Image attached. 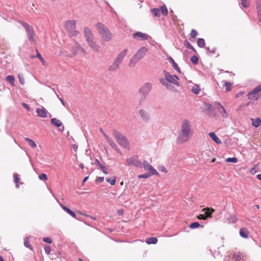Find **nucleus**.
<instances>
[{"instance_id": "nucleus-1", "label": "nucleus", "mask_w": 261, "mask_h": 261, "mask_svg": "<svg viewBox=\"0 0 261 261\" xmlns=\"http://www.w3.org/2000/svg\"><path fill=\"white\" fill-rule=\"evenodd\" d=\"M193 134L191 122L187 119H184L181 125L180 133L177 137V142L181 144L188 141Z\"/></svg>"}, {"instance_id": "nucleus-2", "label": "nucleus", "mask_w": 261, "mask_h": 261, "mask_svg": "<svg viewBox=\"0 0 261 261\" xmlns=\"http://www.w3.org/2000/svg\"><path fill=\"white\" fill-rule=\"evenodd\" d=\"M84 35L90 48L95 53H99L100 46L97 43L94 35L89 28H84Z\"/></svg>"}, {"instance_id": "nucleus-3", "label": "nucleus", "mask_w": 261, "mask_h": 261, "mask_svg": "<svg viewBox=\"0 0 261 261\" xmlns=\"http://www.w3.org/2000/svg\"><path fill=\"white\" fill-rule=\"evenodd\" d=\"M95 27L102 40L105 42H110L113 39V34L109 29L102 23L98 22Z\"/></svg>"}, {"instance_id": "nucleus-4", "label": "nucleus", "mask_w": 261, "mask_h": 261, "mask_svg": "<svg viewBox=\"0 0 261 261\" xmlns=\"http://www.w3.org/2000/svg\"><path fill=\"white\" fill-rule=\"evenodd\" d=\"M113 135L120 145L126 148H129V142L125 136L116 130H113Z\"/></svg>"}, {"instance_id": "nucleus-5", "label": "nucleus", "mask_w": 261, "mask_h": 261, "mask_svg": "<svg viewBox=\"0 0 261 261\" xmlns=\"http://www.w3.org/2000/svg\"><path fill=\"white\" fill-rule=\"evenodd\" d=\"M261 92V84L256 86L252 91L248 94V98L249 100L256 101L259 98Z\"/></svg>"}, {"instance_id": "nucleus-6", "label": "nucleus", "mask_w": 261, "mask_h": 261, "mask_svg": "<svg viewBox=\"0 0 261 261\" xmlns=\"http://www.w3.org/2000/svg\"><path fill=\"white\" fill-rule=\"evenodd\" d=\"M65 28L72 36H76L78 34V32L75 30V21L74 20H68L66 23Z\"/></svg>"}, {"instance_id": "nucleus-7", "label": "nucleus", "mask_w": 261, "mask_h": 261, "mask_svg": "<svg viewBox=\"0 0 261 261\" xmlns=\"http://www.w3.org/2000/svg\"><path fill=\"white\" fill-rule=\"evenodd\" d=\"M22 24L24 28L25 29L29 39L31 42H34V36L35 35L34 31L32 27L26 22H22Z\"/></svg>"}, {"instance_id": "nucleus-8", "label": "nucleus", "mask_w": 261, "mask_h": 261, "mask_svg": "<svg viewBox=\"0 0 261 261\" xmlns=\"http://www.w3.org/2000/svg\"><path fill=\"white\" fill-rule=\"evenodd\" d=\"M152 88V85L149 83L145 84L140 89L139 93L142 95L143 99H145L146 96Z\"/></svg>"}, {"instance_id": "nucleus-9", "label": "nucleus", "mask_w": 261, "mask_h": 261, "mask_svg": "<svg viewBox=\"0 0 261 261\" xmlns=\"http://www.w3.org/2000/svg\"><path fill=\"white\" fill-rule=\"evenodd\" d=\"M142 165L144 170L145 171H149L148 173L150 174L151 175H156L157 176H159V173L150 164L147 162V161H144L142 163Z\"/></svg>"}, {"instance_id": "nucleus-10", "label": "nucleus", "mask_w": 261, "mask_h": 261, "mask_svg": "<svg viewBox=\"0 0 261 261\" xmlns=\"http://www.w3.org/2000/svg\"><path fill=\"white\" fill-rule=\"evenodd\" d=\"M126 162L129 165H134L137 167L142 168V163L138 160L137 156H134L126 160Z\"/></svg>"}, {"instance_id": "nucleus-11", "label": "nucleus", "mask_w": 261, "mask_h": 261, "mask_svg": "<svg viewBox=\"0 0 261 261\" xmlns=\"http://www.w3.org/2000/svg\"><path fill=\"white\" fill-rule=\"evenodd\" d=\"M164 73L165 79L168 82L177 85H178L177 81L179 80V79L176 75H171L165 70L164 71Z\"/></svg>"}, {"instance_id": "nucleus-12", "label": "nucleus", "mask_w": 261, "mask_h": 261, "mask_svg": "<svg viewBox=\"0 0 261 261\" xmlns=\"http://www.w3.org/2000/svg\"><path fill=\"white\" fill-rule=\"evenodd\" d=\"M133 36L134 38L137 40H146L149 38V36L148 35L140 32L134 33Z\"/></svg>"}, {"instance_id": "nucleus-13", "label": "nucleus", "mask_w": 261, "mask_h": 261, "mask_svg": "<svg viewBox=\"0 0 261 261\" xmlns=\"http://www.w3.org/2000/svg\"><path fill=\"white\" fill-rule=\"evenodd\" d=\"M148 49L145 47H141L137 52L134 55L135 58L139 60H141L146 54Z\"/></svg>"}, {"instance_id": "nucleus-14", "label": "nucleus", "mask_w": 261, "mask_h": 261, "mask_svg": "<svg viewBox=\"0 0 261 261\" xmlns=\"http://www.w3.org/2000/svg\"><path fill=\"white\" fill-rule=\"evenodd\" d=\"M36 113L38 116L41 118H46L47 116L48 112L43 107L37 108Z\"/></svg>"}, {"instance_id": "nucleus-15", "label": "nucleus", "mask_w": 261, "mask_h": 261, "mask_svg": "<svg viewBox=\"0 0 261 261\" xmlns=\"http://www.w3.org/2000/svg\"><path fill=\"white\" fill-rule=\"evenodd\" d=\"M127 53V49H124L118 55L117 57L115 59V60L117 62L121 64V62H122L124 57L126 55Z\"/></svg>"}, {"instance_id": "nucleus-16", "label": "nucleus", "mask_w": 261, "mask_h": 261, "mask_svg": "<svg viewBox=\"0 0 261 261\" xmlns=\"http://www.w3.org/2000/svg\"><path fill=\"white\" fill-rule=\"evenodd\" d=\"M245 257V255L244 253L241 252H234L233 254V258L236 261H240V260L243 259Z\"/></svg>"}, {"instance_id": "nucleus-17", "label": "nucleus", "mask_w": 261, "mask_h": 261, "mask_svg": "<svg viewBox=\"0 0 261 261\" xmlns=\"http://www.w3.org/2000/svg\"><path fill=\"white\" fill-rule=\"evenodd\" d=\"M249 234V231L245 227L242 228L240 230V234L242 238L245 239L248 238Z\"/></svg>"}, {"instance_id": "nucleus-18", "label": "nucleus", "mask_w": 261, "mask_h": 261, "mask_svg": "<svg viewBox=\"0 0 261 261\" xmlns=\"http://www.w3.org/2000/svg\"><path fill=\"white\" fill-rule=\"evenodd\" d=\"M209 136L211 139L217 144H220L221 143V140L216 136L214 132H211L208 134Z\"/></svg>"}, {"instance_id": "nucleus-19", "label": "nucleus", "mask_w": 261, "mask_h": 261, "mask_svg": "<svg viewBox=\"0 0 261 261\" xmlns=\"http://www.w3.org/2000/svg\"><path fill=\"white\" fill-rule=\"evenodd\" d=\"M120 64L117 62L115 60L114 62L110 65L109 67V70L111 71H114L116 70L119 68Z\"/></svg>"}, {"instance_id": "nucleus-20", "label": "nucleus", "mask_w": 261, "mask_h": 261, "mask_svg": "<svg viewBox=\"0 0 261 261\" xmlns=\"http://www.w3.org/2000/svg\"><path fill=\"white\" fill-rule=\"evenodd\" d=\"M139 114L140 115L141 118L144 120L147 121V120H149V115H148V113L144 110H140Z\"/></svg>"}, {"instance_id": "nucleus-21", "label": "nucleus", "mask_w": 261, "mask_h": 261, "mask_svg": "<svg viewBox=\"0 0 261 261\" xmlns=\"http://www.w3.org/2000/svg\"><path fill=\"white\" fill-rule=\"evenodd\" d=\"M218 111L221 114L222 117L226 118L228 117V114L225 109L223 107H220L219 109H217Z\"/></svg>"}, {"instance_id": "nucleus-22", "label": "nucleus", "mask_w": 261, "mask_h": 261, "mask_svg": "<svg viewBox=\"0 0 261 261\" xmlns=\"http://www.w3.org/2000/svg\"><path fill=\"white\" fill-rule=\"evenodd\" d=\"M252 124L255 127H258L261 124V120L259 118H251Z\"/></svg>"}, {"instance_id": "nucleus-23", "label": "nucleus", "mask_w": 261, "mask_h": 261, "mask_svg": "<svg viewBox=\"0 0 261 261\" xmlns=\"http://www.w3.org/2000/svg\"><path fill=\"white\" fill-rule=\"evenodd\" d=\"M203 211H205V216L206 217V218L208 217H211L212 214L213 212H214L215 210L213 208L210 209L208 207L205 208L203 209Z\"/></svg>"}, {"instance_id": "nucleus-24", "label": "nucleus", "mask_w": 261, "mask_h": 261, "mask_svg": "<svg viewBox=\"0 0 261 261\" xmlns=\"http://www.w3.org/2000/svg\"><path fill=\"white\" fill-rule=\"evenodd\" d=\"M50 122L53 125L58 127L61 126L62 124V122L60 120L55 118L51 119Z\"/></svg>"}, {"instance_id": "nucleus-25", "label": "nucleus", "mask_w": 261, "mask_h": 261, "mask_svg": "<svg viewBox=\"0 0 261 261\" xmlns=\"http://www.w3.org/2000/svg\"><path fill=\"white\" fill-rule=\"evenodd\" d=\"M62 208L66 211L68 214H69L70 215H71L72 217H73L74 218H76V215L75 213L72 211H71L69 208H67L65 206L63 205H61Z\"/></svg>"}, {"instance_id": "nucleus-26", "label": "nucleus", "mask_w": 261, "mask_h": 261, "mask_svg": "<svg viewBox=\"0 0 261 261\" xmlns=\"http://www.w3.org/2000/svg\"><path fill=\"white\" fill-rule=\"evenodd\" d=\"M145 242L148 244H155L158 242V239L155 237L148 238L146 239Z\"/></svg>"}, {"instance_id": "nucleus-27", "label": "nucleus", "mask_w": 261, "mask_h": 261, "mask_svg": "<svg viewBox=\"0 0 261 261\" xmlns=\"http://www.w3.org/2000/svg\"><path fill=\"white\" fill-rule=\"evenodd\" d=\"M139 61L135 56H134L130 60L129 62V66L133 67L135 66L136 64Z\"/></svg>"}, {"instance_id": "nucleus-28", "label": "nucleus", "mask_w": 261, "mask_h": 261, "mask_svg": "<svg viewBox=\"0 0 261 261\" xmlns=\"http://www.w3.org/2000/svg\"><path fill=\"white\" fill-rule=\"evenodd\" d=\"M168 60L169 62L172 63L173 68L178 72H180L179 68L178 67L177 64L174 62V60L171 57H169L168 58Z\"/></svg>"}, {"instance_id": "nucleus-29", "label": "nucleus", "mask_w": 261, "mask_h": 261, "mask_svg": "<svg viewBox=\"0 0 261 261\" xmlns=\"http://www.w3.org/2000/svg\"><path fill=\"white\" fill-rule=\"evenodd\" d=\"M108 143L110 144V145L116 151H117L119 153H121L120 150L118 149L117 145L115 144V143L112 140H109Z\"/></svg>"}, {"instance_id": "nucleus-30", "label": "nucleus", "mask_w": 261, "mask_h": 261, "mask_svg": "<svg viewBox=\"0 0 261 261\" xmlns=\"http://www.w3.org/2000/svg\"><path fill=\"white\" fill-rule=\"evenodd\" d=\"M25 140L28 143L29 145L33 148H35L36 147V144L35 142L32 139L29 138H25Z\"/></svg>"}, {"instance_id": "nucleus-31", "label": "nucleus", "mask_w": 261, "mask_h": 261, "mask_svg": "<svg viewBox=\"0 0 261 261\" xmlns=\"http://www.w3.org/2000/svg\"><path fill=\"white\" fill-rule=\"evenodd\" d=\"M6 80L10 83L12 86H14V77L12 75H8L6 77Z\"/></svg>"}, {"instance_id": "nucleus-32", "label": "nucleus", "mask_w": 261, "mask_h": 261, "mask_svg": "<svg viewBox=\"0 0 261 261\" xmlns=\"http://www.w3.org/2000/svg\"><path fill=\"white\" fill-rule=\"evenodd\" d=\"M160 12H161L164 16H166L168 14V10L166 6H162L159 9Z\"/></svg>"}, {"instance_id": "nucleus-33", "label": "nucleus", "mask_w": 261, "mask_h": 261, "mask_svg": "<svg viewBox=\"0 0 261 261\" xmlns=\"http://www.w3.org/2000/svg\"><path fill=\"white\" fill-rule=\"evenodd\" d=\"M197 45L200 47H203L205 45V41L202 38H199L197 40Z\"/></svg>"}, {"instance_id": "nucleus-34", "label": "nucleus", "mask_w": 261, "mask_h": 261, "mask_svg": "<svg viewBox=\"0 0 261 261\" xmlns=\"http://www.w3.org/2000/svg\"><path fill=\"white\" fill-rule=\"evenodd\" d=\"M14 180L15 183H16V187H19L18 182L20 181V178L19 177V175L17 174H14Z\"/></svg>"}, {"instance_id": "nucleus-35", "label": "nucleus", "mask_w": 261, "mask_h": 261, "mask_svg": "<svg viewBox=\"0 0 261 261\" xmlns=\"http://www.w3.org/2000/svg\"><path fill=\"white\" fill-rule=\"evenodd\" d=\"M151 11H152L153 15L154 16H156V17L160 16V10L159 9L153 8V9H152Z\"/></svg>"}, {"instance_id": "nucleus-36", "label": "nucleus", "mask_w": 261, "mask_h": 261, "mask_svg": "<svg viewBox=\"0 0 261 261\" xmlns=\"http://www.w3.org/2000/svg\"><path fill=\"white\" fill-rule=\"evenodd\" d=\"M192 91L194 93L197 94L199 93L200 89L198 86L195 85L193 86Z\"/></svg>"}, {"instance_id": "nucleus-37", "label": "nucleus", "mask_w": 261, "mask_h": 261, "mask_svg": "<svg viewBox=\"0 0 261 261\" xmlns=\"http://www.w3.org/2000/svg\"><path fill=\"white\" fill-rule=\"evenodd\" d=\"M191 62L195 65H196L198 63V58L196 56H193L191 58Z\"/></svg>"}, {"instance_id": "nucleus-38", "label": "nucleus", "mask_w": 261, "mask_h": 261, "mask_svg": "<svg viewBox=\"0 0 261 261\" xmlns=\"http://www.w3.org/2000/svg\"><path fill=\"white\" fill-rule=\"evenodd\" d=\"M200 226V224L198 222H195L191 223L190 225V227L192 229L198 228Z\"/></svg>"}, {"instance_id": "nucleus-39", "label": "nucleus", "mask_w": 261, "mask_h": 261, "mask_svg": "<svg viewBox=\"0 0 261 261\" xmlns=\"http://www.w3.org/2000/svg\"><path fill=\"white\" fill-rule=\"evenodd\" d=\"M241 5L245 8H247L249 6V2L248 0H241Z\"/></svg>"}, {"instance_id": "nucleus-40", "label": "nucleus", "mask_w": 261, "mask_h": 261, "mask_svg": "<svg viewBox=\"0 0 261 261\" xmlns=\"http://www.w3.org/2000/svg\"><path fill=\"white\" fill-rule=\"evenodd\" d=\"M238 159L237 158H228L226 159L227 162L237 163L238 162Z\"/></svg>"}, {"instance_id": "nucleus-41", "label": "nucleus", "mask_w": 261, "mask_h": 261, "mask_svg": "<svg viewBox=\"0 0 261 261\" xmlns=\"http://www.w3.org/2000/svg\"><path fill=\"white\" fill-rule=\"evenodd\" d=\"M18 77L21 84L23 85L25 83L24 77L22 74H18Z\"/></svg>"}, {"instance_id": "nucleus-42", "label": "nucleus", "mask_w": 261, "mask_h": 261, "mask_svg": "<svg viewBox=\"0 0 261 261\" xmlns=\"http://www.w3.org/2000/svg\"><path fill=\"white\" fill-rule=\"evenodd\" d=\"M184 44L187 48L191 49L195 51V48L188 41H185Z\"/></svg>"}, {"instance_id": "nucleus-43", "label": "nucleus", "mask_w": 261, "mask_h": 261, "mask_svg": "<svg viewBox=\"0 0 261 261\" xmlns=\"http://www.w3.org/2000/svg\"><path fill=\"white\" fill-rule=\"evenodd\" d=\"M197 35H198V33H197V31L193 29L191 30L190 34L191 37L193 38H195Z\"/></svg>"}, {"instance_id": "nucleus-44", "label": "nucleus", "mask_w": 261, "mask_h": 261, "mask_svg": "<svg viewBox=\"0 0 261 261\" xmlns=\"http://www.w3.org/2000/svg\"><path fill=\"white\" fill-rule=\"evenodd\" d=\"M150 176H151V175L150 174L147 173H144L143 174L139 175L138 176V178H148L149 177H150Z\"/></svg>"}, {"instance_id": "nucleus-45", "label": "nucleus", "mask_w": 261, "mask_h": 261, "mask_svg": "<svg viewBox=\"0 0 261 261\" xmlns=\"http://www.w3.org/2000/svg\"><path fill=\"white\" fill-rule=\"evenodd\" d=\"M225 86L226 87V90L227 91H229L231 90V84L229 82H225L224 84Z\"/></svg>"}, {"instance_id": "nucleus-46", "label": "nucleus", "mask_w": 261, "mask_h": 261, "mask_svg": "<svg viewBox=\"0 0 261 261\" xmlns=\"http://www.w3.org/2000/svg\"><path fill=\"white\" fill-rule=\"evenodd\" d=\"M39 178L40 180H46L47 179V176L46 174L41 173L39 175Z\"/></svg>"}, {"instance_id": "nucleus-47", "label": "nucleus", "mask_w": 261, "mask_h": 261, "mask_svg": "<svg viewBox=\"0 0 261 261\" xmlns=\"http://www.w3.org/2000/svg\"><path fill=\"white\" fill-rule=\"evenodd\" d=\"M106 180L107 182H110L111 185H114L116 183V177H114L112 179L106 178Z\"/></svg>"}, {"instance_id": "nucleus-48", "label": "nucleus", "mask_w": 261, "mask_h": 261, "mask_svg": "<svg viewBox=\"0 0 261 261\" xmlns=\"http://www.w3.org/2000/svg\"><path fill=\"white\" fill-rule=\"evenodd\" d=\"M24 246L27 247V248H30L31 249H32V247H31V245L30 243V242L29 241V240L28 239H27L24 242Z\"/></svg>"}, {"instance_id": "nucleus-49", "label": "nucleus", "mask_w": 261, "mask_h": 261, "mask_svg": "<svg viewBox=\"0 0 261 261\" xmlns=\"http://www.w3.org/2000/svg\"><path fill=\"white\" fill-rule=\"evenodd\" d=\"M36 52H37V57L40 60V61H41L42 62V63L43 64L44 62V60L43 59V58L42 57L41 54L39 53V51L37 49H36Z\"/></svg>"}, {"instance_id": "nucleus-50", "label": "nucleus", "mask_w": 261, "mask_h": 261, "mask_svg": "<svg viewBox=\"0 0 261 261\" xmlns=\"http://www.w3.org/2000/svg\"><path fill=\"white\" fill-rule=\"evenodd\" d=\"M43 241L45 242L48 243L49 244L51 243L52 240L50 238L48 237H45L43 238Z\"/></svg>"}, {"instance_id": "nucleus-51", "label": "nucleus", "mask_w": 261, "mask_h": 261, "mask_svg": "<svg viewBox=\"0 0 261 261\" xmlns=\"http://www.w3.org/2000/svg\"><path fill=\"white\" fill-rule=\"evenodd\" d=\"M44 249H45L46 253L47 254H49L50 253L51 248H50V246H48L45 247Z\"/></svg>"}, {"instance_id": "nucleus-52", "label": "nucleus", "mask_w": 261, "mask_h": 261, "mask_svg": "<svg viewBox=\"0 0 261 261\" xmlns=\"http://www.w3.org/2000/svg\"><path fill=\"white\" fill-rule=\"evenodd\" d=\"M198 219L200 220H206V217L205 216L204 214H200L197 217Z\"/></svg>"}, {"instance_id": "nucleus-53", "label": "nucleus", "mask_w": 261, "mask_h": 261, "mask_svg": "<svg viewBox=\"0 0 261 261\" xmlns=\"http://www.w3.org/2000/svg\"><path fill=\"white\" fill-rule=\"evenodd\" d=\"M95 164L96 165L99 167L100 168H101V167L103 166V165L99 162V161L97 159L95 160Z\"/></svg>"}, {"instance_id": "nucleus-54", "label": "nucleus", "mask_w": 261, "mask_h": 261, "mask_svg": "<svg viewBox=\"0 0 261 261\" xmlns=\"http://www.w3.org/2000/svg\"><path fill=\"white\" fill-rule=\"evenodd\" d=\"M22 106H23V107L25 109H26L28 111H30V108L29 107V106L26 104L25 103H22Z\"/></svg>"}, {"instance_id": "nucleus-55", "label": "nucleus", "mask_w": 261, "mask_h": 261, "mask_svg": "<svg viewBox=\"0 0 261 261\" xmlns=\"http://www.w3.org/2000/svg\"><path fill=\"white\" fill-rule=\"evenodd\" d=\"M214 106L216 107L217 109H219L220 107L222 106L219 102H217V101L215 102Z\"/></svg>"}, {"instance_id": "nucleus-56", "label": "nucleus", "mask_w": 261, "mask_h": 261, "mask_svg": "<svg viewBox=\"0 0 261 261\" xmlns=\"http://www.w3.org/2000/svg\"><path fill=\"white\" fill-rule=\"evenodd\" d=\"M103 180L104 177H99L97 178V179H96V181H97L98 182H102L103 181Z\"/></svg>"}, {"instance_id": "nucleus-57", "label": "nucleus", "mask_w": 261, "mask_h": 261, "mask_svg": "<svg viewBox=\"0 0 261 261\" xmlns=\"http://www.w3.org/2000/svg\"><path fill=\"white\" fill-rule=\"evenodd\" d=\"M100 169L102 170L105 174H107L108 173L107 169L106 167L103 166Z\"/></svg>"}, {"instance_id": "nucleus-58", "label": "nucleus", "mask_w": 261, "mask_h": 261, "mask_svg": "<svg viewBox=\"0 0 261 261\" xmlns=\"http://www.w3.org/2000/svg\"><path fill=\"white\" fill-rule=\"evenodd\" d=\"M101 131L102 132V134H103V136H105V138L106 139V140H107V142H109V140H111V139H110L109 138V137H108V136H107L105 133H104L102 132V129H101Z\"/></svg>"}, {"instance_id": "nucleus-59", "label": "nucleus", "mask_w": 261, "mask_h": 261, "mask_svg": "<svg viewBox=\"0 0 261 261\" xmlns=\"http://www.w3.org/2000/svg\"><path fill=\"white\" fill-rule=\"evenodd\" d=\"M207 50L209 51L210 53H211L212 54H214L215 53V49L214 48L210 49L209 47H207Z\"/></svg>"}, {"instance_id": "nucleus-60", "label": "nucleus", "mask_w": 261, "mask_h": 261, "mask_svg": "<svg viewBox=\"0 0 261 261\" xmlns=\"http://www.w3.org/2000/svg\"><path fill=\"white\" fill-rule=\"evenodd\" d=\"M258 13L259 16H260V20H261V8H258Z\"/></svg>"}, {"instance_id": "nucleus-61", "label": "nucleus", "mask_w": 261, "mask_h": 261, "mask_svg": "<svg viewBox=\"0 0 261 261\" xmlns=\"http://www.w3.org/2000/svg\"><path fill=\"white\" fill-rule=\"evenodd\" d=\"M231 218L233 219V221L234 222L237 221V217H236V216L235 215H232L231 216Z\"/></svg>"}, {"instance_id": "nucleus-62", "label": "nucleus", "mask_w": 261, "mask_h": 261, "mask_svg": "<svg viewBox=\"0 0 261 261\" xmlns=\"http://www.w3.org/2000/svg\"><path fill=\"white\" fill-rule=\"evenodd\" d=\"M88 177H89L88 176L85 177L83 179V183H84L85 182H86L87 180V179H88Z\"/></svg>"}, {"instance_id": "nucleus-63", "label": "nucleus", "mask_w": 261, "mask_h": 261, "mask_svg": "<svg viewBox=\"0 0 261 261\" xmlns=\"http://www.w3.org/2000/svg\"><path fill=\"white\" fill-rule=\"evenodd\" d=\"M257 178L258 179L261 180V174H259L257 175Z\"/></svg>"}, {"instance_id": "nucleus-64", "label": "nucleus", "mask_w": 261, "mask_h": 261, "mask_svg": "<svg viewBox=\"0 0 261 261\" xmlns=\"http://www.w3.org/2000/svg\"><path fill=\"white\" fill-rule=\"evenodd\" d=\"M162 171L163 172H165V173H166V172H167V170H166L165 168H164L162 170Z\"/></svg>"}]
</instances>
